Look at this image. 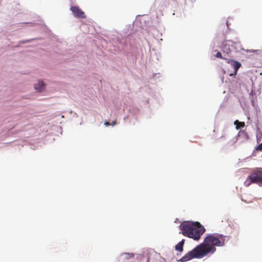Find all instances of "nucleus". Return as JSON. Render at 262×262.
<instances>
[{
  "mask_svg": "<svg viewBox=\"0 0 262 262\" xmlns=\"http://www.w3.org/2000/svg\"><path fill=\"white\" fill-rule=\"evenodd\" d=\"M226 237L222 234H209L204 238V243L187 252L178 261L185 262L195 258H203L209 253L213 254L216 250L215 246H224Z\"/></svg>",
  "mask_w": 262,
  "mask_h": 262,
  "instance_id": "nucleus-1",
  "label": "nucleus"
},
{
  "mask_svg": "<svg viewBox=\"0 0 262 262\" xmlns=\"http://www.w3.org/2000/svg\"><path fill=\"white\" fill-rule=\"evenodd\" d=\"M180 233L195 241L200 239L205 231L204 227L198 222L185 221L179 226Z\"/></svg>",
  "mask_w": 262,
  "mask_h": 262,
  "instance_id": "nucleus-2",
  "label": "nucleus"
},
{
  "mask_svg": "<svg viewBox=\"0 0 262 262\" xmlns=\"http://www.w3.org/2000/svg\"><path fill=\"white\" fill-rule=\"evenodd\" d=\"M248 179L250 182L246 184V185H249L251 183L262 185V171L259 169L255 170L249 176Z\"/></svg>",
  "mask_w": 262,
  "mask_h": 262,
  "instance_id": "nucleus-3",
  "label": "nucleus"
},
{
  "mask_svg": "<svg viewBox=\"0 0 262 262\" xmlns=\"http://www.w3.org/2000/svg\"><path fill=\"white\" fill-rule=\"evenodd\" d=\"M233 42L231 40L225 41L222 46V50L227 54H230L233 49Z\"/></svg>",
  "mask_w": 262,
  "mask_h": 262,
  "instance_id": "nucleus-4",
  "label": "nucleus"
},
{
  "mask_svg": "<svg viewBox=\"0 0 262 262\" xmlns=\"http://www.w3.org/2000/svg\"><path fill=\"white\" fill-rule=\"evenodd\" d=\"M70 10L76 17L82 18H85L86 17L84 12L77 6H72L71 7Z\"/></svg>",
  "mask_w": 262,
  "mask_h": 262,
  "instance_id": "nucleus-5",
  "label": "nucleus"
},
{
  "mask_svg": "<svg viewBox=\"0 0 262 262\" xmlns=\"http://www.w3.org/2000/svg\"><path fill=\"white\" fill-rule=\"evenodd\" d=\"M228 63H230L231 67L234 69L233 73H231L229 74V75L230 76L236 75L237 73L238 70L242 66L241 63L237 61H234L233 60L230 59L228 60Z\"/></svg>",
  "mask_w": 262,
  "mask_h": 262,
  "instance_id": "nucleus-6",
  "label": "nucleus"
},
{
  "mask_svg": "<svg viewBox=\"0 0 262 262\" xmlns=\"http://www.w3.org/2000/svg\"><path fill=\"white\" fill-rule=\"evenodd\" d=\"M35 90L38 92H42L45 91L46 84L42 81L39 80L34 86Z\"/></svg>",
  "mask_w": 262,
  "mask_h": 262,
  "instance_id": "nucleus-7",
  "label": "nucleus"
},
{
  "mask_svg": "<svg viewBox=\"0 0 262 262\" xmlns=\"http://www.w3.org/2000/svg\"><path fill=\"white\" fill-rule=\"evenodd\" d=\"M238 137L243 139L244 141H248L249 140V136L245 130H241L238 134Z\"/></svg>",
  "mask_w": 262,
  "mask_h": 262,
  "instance_id": "nucleus-8",
  "label": "nucleus"
},
{
  "mask_svg": "<svg viewBox=\"0 0 262 262\" xmlns=\"http://www.w3.org/2000/svg\"><path fill=\"white\" fill-rule=\"evenodd\" d=\"M184 239H182L181 242L178 243L175 247V249L177 251L182 252L183 251V246L184 245Z\"/></svg>",
  "mask_w": 262,
  "mask_h": 262,
  "instance_id": "nucleus-9",
  "label": "nucleus"
},
{
  "mask_svg": "<svg viewBox=\"0 0 262 262\" xmlns=\"http://www.w3.org/2000/svg\"><path fill=\"white\" fill-rule=\"evenodd\" d=\"M234 124L236 125V128L237 129H238L241 127H244L245 125V122H239L237 120L234 121Z\"/></svg>",
  "mask_w": 262,
  "mask_h": 262,
  "instance_id": "nucleus-10",
  "label": "nucleus"
},
{
  "mask_svg": "<svg viewBox=\"0 0 262 262\" xmlns=\"http://www.w3.org/2000/svg\"><path fill=\"white\" fill-rule=\"evenodd\" d=\"M236 141V139H233V140H231L229 142H228L227 144L233 145L235 143Z\"/></svg>",
  "mask_w": 262,
  "mask_h": 262,
  "instance_id": "nucleus-11",
  "label": "nucleus"
},
{
  "mask_svg": "<svg viewBox=\"0 0 262 262\" xmlns=\"http://www.w3.org/2000/svg\"><path fill=\"white\" fill-rule=\"evenodd\" d=\"M125 255H127L128 256L127 258H133L134 256V254L133 253H125Z\"/></svg>",
  "mask_w": 262,
  "mask_h": 262,
  "instance_id": "nucleus-12",
  "label": "nucleus"
},
{
  "mask_svg": "<svg viewBox=\"0 0 262 262\" xmlns=\"http://www.w3.org/2000/svg\"><path fill=\"white\" fill-rule=\"evenodd\" d=\"M256 150L261 151L262 150V143L260 144L256 148Z\"/></svg>",
  "mask_w": 262,
  "mask_h": 262,
  "instance_id": "nucleus-13",
  "label": "nucleus"
},
{
  "mask_svg": "<svg viewBox=\"0 0 262 262\" xmlns=\"http://www.w3.org/2000/svg\"><path fill=\"white\" fill-rule=\"evenodd\" d=\"M216 57L220 58H223L221 52H217L216 53Z\"/></svg>",
  "mask_w": 262,
  "mask_h": 262,
  "instance_id": "nucleus-14",
  "label": "nucleus"
},
{
  "mask_svg": "<svg viewBox=\"0 0 262 262\" xmlns=\"http://www.w3.org/2000/svg\"><path fill=\"white\" fill-rule=\"evenodd\" d=\"M104 124L106 126H108L111 125V124L108 121H105Z\"/></svg>",
  "mask_w": 262,
  "mask_h": 262,
  "instance_id": "nucleus-15",
  "label": "nucleus"
},
{
  "mask_svg": "<svg viewBox=\"0 0 262 262\" xmlns=\"http://www.w3.org/2000/svg\"><path fill=\"white\" fill-rule=\"evenodd\" d=\"M116 123H117V121L115 120V121H113V122L112 123L111 125L114 126V125H116Z\"/></svg>",
  "mask_w": 262,
  "mask_h": 262,
  "instance_id": "nucleus-16",
  "label": "nucleus"
},
{
  "mask_svg": "<svg viewBox=\"0 0 262 262\" xmlns=\"http://www.w3.org/2000/svg\"><path fill=\"white\" fill-rule=\"evenodd\" d=\"M223 137H224V136H221V138H223Z\"/></svg>",
  "mask_w": 262,
  "mask_h": 262,
  "instance_id": "nucleus-17",
  "label": "nucleus"
}]
</instances>
